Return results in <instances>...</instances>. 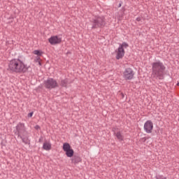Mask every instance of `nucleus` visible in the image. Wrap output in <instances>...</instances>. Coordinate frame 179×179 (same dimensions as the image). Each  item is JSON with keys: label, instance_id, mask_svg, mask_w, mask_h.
<instances>
[{"label": "nucleus", "instance_id": "nucleus-15", "mask_svg": "<svg viewBox=\"0 0 179 179\" xmlns=\"http://www.w3.org/2000/svg\"><path fill=\"white\" fill-rule=\"evenodd\" d=\"M61 86H63V87H66L68 85V80H62L60 83Z\"/></svg>", "mask_w": 179, "mask_h": 179}, {"label": "nucleus", "instance_id": "nucleus-23", "mask_svg": "<svg viewBox=\"0 0 179 179\" xmlns=\"http://www.w3.org/2000/svg\"><path fill=\"white\" fill-rule=\"evenodd\" d=\"M120 6H121V4H120Z\"/></svg>", "mask_w": 179, "mask_h": 179}, {"label": "nucleus", "instance_id": "nucleus-6", "mask_svg": "<svg viewBox=\"0 0 179 179\" xmlns=\"http://www.w3.org/2000/svg\"><path fill=\"white\" fill-rule=\"evenodd\" d=\"M134 75L135 73L131 68L126 69L123 72V78L125 80H131V79H134Z\"/></svg>", "mask_w": 179, "mask_h": 179}, {"label": "nucleus", "instance_id": "nucleus-19", "mask_svg": "<svg viewBox=\"0 0 179 179\" xmlns=\"http://www.w3.org/2000/svg\"><path fill=\"white\" fill-rule=\"evenodd\" d=\"M28 117H33V113H29Z\"/></svg>", "mask_w": 179, "mask_h": 179}, {"label": "nucleus", "instance_id": "nucleus-5", "mask_svg": "<svg viewBox=\"0 0 179 179\" xmlns=\"http://www.w3.org/2000/svg\"><path fill=\"white\" fill-rule=\"evenodd\" d=\"M63 150L65 152L67 157H72L73 156V149L71 147V145L68 143H64L63 144Z\"/></svg>", "mask_w": 179, "mask_h": 179}, {"label": "nucleus", "instance_id": "nucleus-1", "mask_svg": "<svg viewBox=\"0 0 179 179\" xmlns=\"http://www.w3.org/2000/svg\"><path fill=\"white\" fill-rule=\"evenodd\" d=\"M29 67L22 60L14 59L8 63V71L15 73H24L27 72Z\"/></svg>", "mask_w": 179, "mask_h": 179}, {"label": "nucleus", "instance_id": "nucleus-12", "mask_svg": "<svg viewBox=\"0 0 179 179\" xmlns=\"http://www.w3.org/2000/svg\"><path fill=\"white\" fill-rule=\"evenodd\" d=\"M33 53L35 55H38V59H40V57H41V55H43V52L41 50H34L33 52Z\"/></svg>", "mask_w": 179, "mask_h": 179}, {"label": "nucleus", "instance_id": "nucleus-14", "mask_svg": "<svg viewBox=\"0 0 179 179\" xmlns=\"http://www.w3.org/2000/svg\"><path fill=\"white\" fill-rule=\"evenodd\" d=\"M127 47H128V43L124 42L120 45L119 48L124 50V48H127Z\"/></svg>", "mask_w": 179, "mask_h": 179}, {"label": "nucleus", "instance_id": "nucleus-7", "mask_svg": "<svg viewBox=\"0 0 179 179\" xmlns=\"http://www.w3.org/2000/svg\"><path fill=\"white\" fill-rule=\"evenodd\" d=\"M105 24L104 19L103 17H97L94 20L92 29H97V27H101V26H104Z\"/></svg>", "mask_w": 179, "mask_h": 179}, {"label": "nucleus", "instance_id": "nucleus-3", "mask_svg": "<svg viewBox=\"0 0 179 179\" xmlns=\"http://www.w3.org/2000/svg\"><path fill=\"white\" fill-rule=\"evenodd\" d=\"M14 132L15 135H17V136H19L20 138H21V139H22V142H26L24 141V138H23V135L24 134H25L24 124L19 123L17 125L16 130L14 131Z\"/></svg>", "mask_w": 179, "mask_h": 179}, {"label": "nucleus", "instance_id": "nucleus-21", "mask_svg": "<svg viewBox=\"0 0 179 179\" xmlns=\"http://www.w3.org/2000/svg\"><path fill=\"white\" fill-rule=\"evenodd\" d=\"M177 86H179V82L177 83Z\"/></svg>", "mask_w": 179, "mask_h": 179}, {"label": "nucleus", "instance_id": "nucleus-10", "mask_svg": "<svg viewBox=\"0 0 179 179\" xmlns=\"http://www.w3.org/2000/svg\"><path fill=\"white\" fill-rule=\"evenodd\" d=\"M48 41L52 45H55V44H59V43L62 41V39L57 36H53L48 39Z\"/></svg>", "mask_w": 179, "mask_h": 179}, {"label": "nucleus", "instance_id": "nucleus-16", "mask_svg": "<svg viewBox=\"0 0 179 179\" xmlns=\"http://www.w3.org/2000/svg\"><path fill=\"white\" fill-rule=\"evenodd\" d=\"M157 179H166V177L162 176H159L157 177Z\"/></svg>", "mask_w": 179, "mask_h": 179}, {"label": "nucleus", "instance_id": "nucleus-17", "mask_svg": "<svg viewBox=\"0 0 179 179\" xmlns=\"http://www.w3.org/2000/svg\"><path fill=\"white\" fill-rule=\"evenodd\" d=\"M148 139H149V138L144 137L142 138V141H143V142H146V141H148Z\"/></svg>", "mask_w": 179, "mask_h": 179}, {"label": "nucleus", "instance_id": "nucleus-18", "mask_svg": "<svg viewBox=\"0 0 179 179\" xmlns=\"http://www.w3.org/2000/svg\"><path fill=\"white\" fill-rule=\"evenodd\" d=\"M35 129H40V126L38 125L35 126Z\"/></svg>", "mask_w": 179, "mask_h": 179}, {"label": "nucleus", "instance_id": "nucleus-11", "mask_svg": "<svg viewBox=\"0 0 179 179\" xmlns=\"http://www.w3.org/2000/svg\"><path fill=\"white\" fill-rule=\"evenodd\" d=\"M43 149L44 150H51V144L50 142L45 141L43 145Z\"/></svg>", "mask_w": 179, "mask_h": 179}, {"label": "nucleus", "instance_id": "nucleus-20", "mask_svg": "<svg viewBox=\"0 0 179 179\" xmlns=\"http://www.w3.org/2000/svg\"><path fill=\"white\" fill-rule=\"evenodd\" d=\"M121 96H122V99H124V93H121Z\"/></svg>", "mask_w": 179, "mask_h": 179}, {"label": "nucleus", "instance_id": "nucleus-13", "mask_svg": "<svg viewBox=\"0 0 179 179\" xmlns=\"http://www.w3.org/2000/svg\"><path fill=\"white\" fill-rule=\"evenodd\" d=\"M116 137L117 139H119V141H124V136H122L120 131L116 133Z\"/></svg>", "mask_w": 179, "mask_h": 179}, {"label": "nucleus", "instance_id": "nucleus-8", "mask_svg": "<svg viewBox=\"0 0 179 179\" xmlns=\"http://www.w3.org/2000/svg\"><path fill=\"white\" fill-rule=\"evenodd\" d=\"M144 131L147 134H152V131H153V122L152 120H148L145 122Z\"/></svg>", "mask_w": 179, "mask_h": 179}, {"label": "nucleus", "instance_id": "nucleus-2", "mask_svg": "<svg viewBox=\"0 0 179 179\" xmlns=\"http://www.w3.org/2000/svg\"><path fill=\"white\" fill-rule=\"evenodd\" d=\"M164 69L166 67L163 63L160 62H157L152 64V78H156L157 79H163V73H164Z\"/></svg>", "mask_w": 179, "mask_h": 179}, {"label": "nucleus", "instance_id": "nucleus-22", "mask_svg": "<svg viewBox=\"0 0 179 179\" xmlns=\"http://www.w3.org/2000/svg\"><path fill=\"white\" fill-rule=\"evenodd\" d=\"M38 64H39V65H41V63H40V62H38Z\"/></svg>", "mask_w": 179, "mask_h": 179}, {"label": "nucleus", "instance_id": "nucleus-9", "mask_svg": "<svg viewBox=\"0 0 179 179\" xmlns=\"http://www.w3.org/2000/svg\"><path fill=\"white\" fill-rule=\"evenodd\" d=\"M116 54V59H122V58H124V56L125 55V50L124 49H122V48H118L115 50Z\"/></svg>", "mask_w": 179, "mask_h": 179}, {"label": "nucleus", "instance_id": "nucleus-4", "mask_svg": "<svg viewBox=\"0 0 179 179\" xmlns=\"http://www.w3.org/2000/svg\"><path fill=\"white\" fill-rule=\"evenodd\" d=\"M44 85L46 89H55V87H58V83L52 78H48L45 81Z\"/></svg>", "mask_w": 179, "mask_h": 179}]
</instances>
